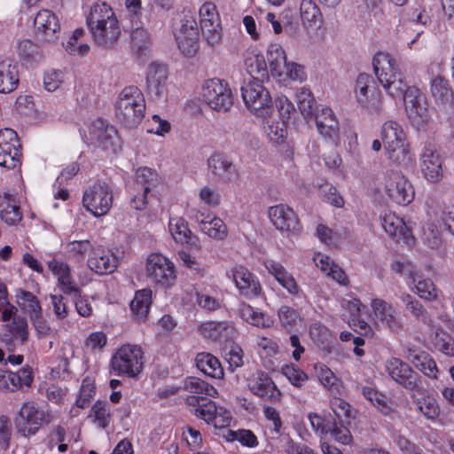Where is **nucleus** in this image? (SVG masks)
I'll use <instances>...</instances> for the list:
<instances>
[{
  "label": "nucleus",
  "mask_w": 454,
  "mask_h": 454,
  "mask_svg": "<svg viewBox=\"0 0 454 454\" xmlns=\"http://www.w3.org/2000/svg\"><path fill=\"white\" fill-rule=\"evenodd\" d=\"M278 317L282 325L286 328L292 327L299 319V313L289 306H282L278 309Z\"/></svg>",
  "instance_id": "64"
},
{
  "label": "nucleus",
  "mask_w": 454,
  "mask_h": 454,
  "mask_svg": "<svg viewBox=\"0 0 454 454\" xmlns=\"http://www.w3.org/2000/svg\"><path fill=\"white\" fill-rule=\"evenodd\" d=\"M207 165L212 173L224 182H231L237 176L233 162L222 153L212 154L207 160Z\"/></svg>",
  "instance_id": "25"
},
{
  "label": "nucleus",
  "mask_w": 454,
  "mask_h": 454,
  "mask_svg": "<svg viewBox=\"0 0 454 454\" xmlns=\"http://www.w3.org/2000/svg\"><path fill=\"white\" fill-rule=\"evenodd\" d=\"M200 230L211 238L223 239L227 235V227L221 218L214 217L210 221L202 220Z\"/></svg>",
  "instance_id": "46"
},
{
  "label": "nucleus",
  "mask_w": 454,
  "mask_h": 454,
  "mask_svg": "<svg viewBox=\"0 0 454 454\" xmlns=\"http://www.w3.org/2000/svg\"><path fill=\"white\" fill-rule=\"evenodd\" d=\"M94 42L105 49L112 48L121 35V28L117 19H110L105 24L90 29Z\"/></svg>",
  "instance_id": "22"
},
{
  "label": "nucleus",
  "mask_w": 454,
  "mask_h": 454,
  "mask_svg": "<svg viewBox=\"0 0 454 454\" xmlns=\"http://www.w3.org/2000/svg\"><path fill=\"white\" fill-rule=\"evenodd\" d=\"M82 204L95 216L106 215L113 204V194L108 184L97 182L89 186L83 193Z\"/></svg>",
  "instance_id": "5"
},
{
  "label": "nucleus",
  "mask_w": 454,
  "mask_h": 454,
  "mask_svg": "<svg viewBox=\"0 0 454 454\" xmlns=\"http://www.w3.org/2000/svg\"><path fill=\"white\" fill-rule=\"evenodd\" d=\"M331 407L339 421H347L354 418V410L350 404L340 398H335L331 403Z\"/></svg>",
  "instance_id": "54"
},
{
  "label": "nucleus",
  "mask_w": 454,
  "mask_h": 454,
  "mask_svg": "<svg viewBox=\"0 0 454 454\" xmlns=\"http://www.w3.org/2000/svg\"><path fill=\"white\" fill-rule=\"evenodd\" d=\"M168 229L174 239L181 244L187 240V236L192 232L188 228L186 220L179 216L170 217Z\"/></svg>",
  "instance_id": "49"
},
{
  "label": "nucleus",
  "mask_w": 454,
  "mask_h": 454,
  "mask_svg": "<svg viewBox=\"0 0 454 454\" xmlns=\"http://www.w3.org/2000/svg\"><path fill=\"white\" fill-rule=\"evenodd\" d=\"M432 342L439 351L447 356H454V339L444 330L436 329Z\"/></svg>",
  "instance_id": "48"
},
{
  "label": "nucleus",
  "mask_w": 454,
  "mask_h": 454,
  "mask_svg": "<svg viewBox=\"0 0 454 454\" xmlns=\"http://www.w3.org/2000/svg\"><path fill=\"white\" fill-rule=\"evenodd\" d=\"M217 409L218 408L213 401L206 398V401L202 402V403L200 404V407L195 408L194 414L198 418L205 420L207 423H211V421L215 419Z\"/></svg>",
  "instance_id": "57"
},
{
  "label": "nucleus",
  "mask_w": 454,
  "mask_h": 454,
  "mask_svg": "<svg viewBox=\"0 0 454 454\" xmlns=\"http://www.w3.org/2000/svg\"><path fill=\"white\" fill-rule=\"evenodd\" d=\"M110 19H116V17L107 4H95L91 7L86 22L89 29H93L95 27L105 24L106 21L108 22Z\"/></svg>",
  "instance_id": "38"
},
{
  "label": "nucleus",
  "mask_w": 454,
  "mask_h": 454,
  "mask_svg": "<svg viewBox=\"0 0 454 454\" xmlns=\"http://www.w3.org/2000/svg\"><path fill=\"white\" fill-rule=\"evenodd\" d=\"M282 372L295 387H301L308 380L307 374L294 364L284 366Z\"/></svg>",
  "instance_id": "58"
},
{
  "label": "nucleus",
  "mask_w": 454,
  "mask_h": 454,
  "mask_svg": "<svg viewBox=\"0 0 454 454\" xmlns=\"http://www.w3.org/2000/svg\"><path fill=\"white\" fill-rule=\"evenodd\" d=\"M147 277L155 284L170 286L176 279L174 264L160 254H151L146 260Z\"/></svg>",
  "instance_id": "9"
},
{
  "label": "nucleus",
  "mask_w": 454,
  "mask_h": 454,
  "mask_svg": "<svg viewBox=\"0 0 454 454\" xmlns=\"http://www.w3.org/2000/svg\"><path fill=\"white\" fill-rule=\"evenodd\" d=\"M381 224L387 233L391 237L405 236L407 228L402 218L394 214H385L381 219Z\"/></svg>",
  "instance_id": "45"
},
{
  "label": "nucleus",
  "mask_w": 454,
  "mask_h": 454,
  "mask_svg": "<svg viewBox=\"0 0 454 454\" xmlns=\"http://www.w3.org/2000/svg\"><path fill=\"white\" fill-rule=\"evenodd\" d=\"M358 103L369 114L378 115L382 111V102L378 96L372 95L371 98L358 97Z\"/></svg>",
  "instance_id": "60"
},
{
  "label": "nucleus",
  "mask_w": 454,
  "mask_h": 454,
  "mask_svg": "<svg viewBox=\"0 0 454 454\" xmlns=\"http://www.w3.org/2000/svg\"><path fill=\"white\" fill-rule=\"evenodd\" d=\"M387 195L398 205H408L414 199L411 182L399 171H390L386 177Z\"/></svg>",
  "instance_id": "10"
},
{
  "label": "nucleus",
  "mask_w": 454,
  "mask_h": 454,
  "mask_svg": "<svg viewBox=\"0 0 454 454\" xmlns=\"http://www.w3.org/2000/svg\"><path fill=\"white\" fill-rule=\"evenodd\" d=\"M143 352L135 345H124L112 357L111 365L119 373L135 377L143 367Z\"/></svg>",
  "instance_id": "8"
},
{
  "label": "nucleus",
  "mask_w": 454,
  "mask_h": 454,
  "mask_svg": "<svg viewBox=\"0 0 454 454\" xmlns=\"http://www.w3.org/2000/svg\"><path fill=\"white\" fill-rule=\"evenodd\" d=\"M302 24L306 27H320L323 16L320 9L313 0H302L300 5Z\"/></svg>",
  "instance_id": "32"
},
{
  "label": "nucleus",
  "mask_w": 454,
  "mask_h": 454,
  "mask_svg": "<svg viewBox=\"0 0 454 454\" xmlns=\"http://www.w3.org/2000/svg\"><path fill=\"white\" fill-rule=\"evenodd\" d=\"M389 376L403 387L415 390L419 389L421 380L419 375L412 368L399 358L392 357L386 363Z\"/></svg>",
  "instance_id": "11"
},
{
  "label": "nucleus",
  "mask_w": 454,
  "mask_h": 454,
  "mask_svg": "<svg viewBox=\"0 0 454 454\" xmlns=\"http://www.w3.org/2000/svg\"><path fill=\"white\" fill-rule=\"evenodd\" d=\"M6 327L7 331L2 335L1 341L8 352H14L16 342L24 345L28 340L27 322L25 317L17 316Z\"/></svg>",
  "instance_id": "18"
},
{
  "label": "nucleus",
  "mask_w": 454,
  "mask_h": 454,
  "mask_svg": "<svg viewBox=\"0 0 454 454\" xmlns=\"http://www.w3.org/2000/svg\"><path fill=\"white\" fill-rule=\"evenodd\" d=\"M160 176L157 172L147 167H141L136 172L137 189L142 190V194L135 195L131 200V206L137 210H143L147 204V195L152 189L160 184Z\"/></svg>",
  "instance_id": "12"
},
{
  "label": "nucleus",
  "mask_w": 454,
  "mask_h": 454,
  "mask_svg": "<svg viewBox=\"0 0 454 454\" xmlns=\"http://www.w3.org/2000/svg\"><path fill=\"white\" fill-rule=\"evenodd\" d=\"M87 265L98 275L110 274L116 270L118 259L114 254L94 248L87 261Z\"/></svg>",
  "instance_id": "23"
},
{
  "label": "nucleus",
  "mask_w": 454,
  "mask_h": 454,
  "mask_svg": "<svg viewBox=\"0 0 454 454\" xmlns=\"http://www.w3.org/2000/svg\"><path fill=\"white\" fill-rule=\"evenodd\" d=\"M381 138L387 157L397 165L405 164L409 157V148L403 128L394 121H387L382 126Z\"/></svg>",
  "instance_id": "3"
},
{
  "label": "nucleus",
  "mask_w": 454,
  "mask_h": 454,
  "mask_svg": "<svg viewBox=\"0 0 454 454\" xmlns=\"http://www.w3.org/2000/svg\"><path fill=\"white\" fill-rule=\"evenodd\" d=\"M242 98L246 106L259 116H264L271 106L270 92L263 87L262 82L250 80L241 87Z\"/></svg>",
  "instance_id": "7"
},
{
  "label": "nucleus",
  "mask_w": 454,
  "mask_h": 454,
  "mask_svg": "<svg viewBox=\"0 0 454 454\" xmlns=\"http://www.w3.org/2000/svg\"><path fill=\"white\" fill-rule=\"evenodd\" d=\"M350 426V421H328L323 427V430L325 431V433H330L332 437L342 443V444H348L352 441V435L350 434L349 429L348 427Z\"/></svg>",
  "instance_id": "40"
},
{
  "label": "nucleus",
  "mask_w": 454,
  "mask_h": 454,
  "mask_svg": "<svg viewBox=\"0 0 454 454\" xmlns=\"http://www.w3.org/2000/svg\"><path fill=\"white\" fill-rule=\"evenodd\" d=\"M229 438L231 441L237 440L240 442L243 445L248 447H254L257 445V439L254 433L250 430H239V431H229Z\"/></svg>",
  "instance_id": "63"
},
{
  "label": "nucleus",
  "mask_w": 454,
  "mask_h": 454,
  "mask_svg": "<svg viewBox=\"0 0 454 454\" xmlns=\"http://www.w3.org/2000/svg\"><path fill=\"white\" fill-rule=\"evenodd\" d=\"M203 100L214 110L227 112L233 105V98L227 83L220 79H210L202 87Z\"/></svg>",
  "instance_id": "6"
},
{
  "label": "nucleus",
  "mask_w": 454,
  "mask_h": 454,
  "mask_svg": "<svg viewBox=\"0 0 454 454\" xmlns=\"http://www.w3.org/2000/svg\"><path fill=\"white\" fill-rule=\"evenodd\" d=\"M51 422V415L33 402L24 403L14 419L16 429L24 436L35 434L43 424Z\"/></svg>",
  "instance_id": "4"
},
{
  "label": "nucleus",
  "mask_w": 454,
  "mask_h": 454,
  "mask_svg": "<svg viewBox=\"0 0 454 454\" xmlns=\"http://www.w3.org/2000/svg\"><path fill=\"white\" fill-rule=\"evenodd\" d=\"M200 29L203 39L209 46L214 47L220 43L223 37L220 20H211L210 22L206 20L204 23H201Z\"/></svg>",
  "instance_id": "44"
},
{
  "label": "nucleus",
  "mask_w": 454,
  "mask_h": 454,
  "mask_svg": "<svg viewBox=\"0 0 454 454\" xmlns=\"http://www.w3.org/2000/svg\"><path fill=\"white\" fill-rule=\"evenodd\" d=\"M431 94L439 112L445 115L453 111L454 92L445 78L437 76L432 80Z\"/></svg>",
  "instance_id": "17"
},
{
  "label": "nucleus",
  "mask_w": 454,
  "mask_h": 454,
  "mask_svg": "<svg viewBox=\"0 0 454 454\" xmlns=\"http://www.w3.org/2000/svg\"><path fill=\"white\" fill-rule=\"evenodd\" d=\"M238 312L244 321L257 327H270L273 323L269 316L245 302L239 305Z\"/></svg>",
  "instance_id": "33"
},
{
  "label": "nucleus",
  "mask_w": 454,
  "mask_h": 454,
  "mask_svg": "<svg viewBox=\"0 0 454 454\" xmlns=\"http://www.w3.org/2000/svg\"><path fill=\"white\" fill-rule=\"evenodd\" d=\"M115 116L126 128H136L144 119L145 100L136 86L125 87L115 102Z\"/></svg>",
  "instance_id": "1"
},
{
  "label": "nucleus",
  "mask_w": 454,
  "mask_h": 454,
  "mask_svg": "<svg viewBox=\"0 0 454 454\" xmlns=\"http://www.w3.org/2000/svg\"><path fill=\"white\" fill-rule=\"evenodd\" d=\"M196 365L204 374L215 379L223 376V370L219 360L210 353H200L196 356Z\"/></svg>",
  "instance_id": "35"
},
{
  "label": "nucleus",
  "mask_w": 454,
  "mask_h": 454,
  "mask_svg": "<svg viewBox=\"0 0 454 454\" xmlns=\"http://www.w3.org/2000/svg\"><path fill=\"white\" fill-rule=\"evenodd\" d=\"M404 107L410 120L417 122L428 118V105L425 96L416 87H411L404 97Z\"/></svg>",
  "instance_id": "19"
},
{
  "label": "nucleus",
  "mask_w": 454,
  "mask_h": 454,
  "mask_svg": "<svg viewBox=\"0 0 454 454\" xmlns=\"http://www.w3.org/2000/svg\"><path fill=\"white\" fill-rule=\"evenodd\" d=\"M317 131L330 145H337L340 142L339 122L333 110L329 107H322L314 117Z\"/></svg>",
  "instance_id": "13"
},
{
  "label": "nucleus",
  "mask_w": 454,
  "mask_h": 454,
  "mask_svg": "<svg viewBox=\"0 0 454 454\" xmlns=\"http://www.w3.org/2000/svg\"><path fill=\"white\" fill-rule=\"evenodd\" d=\"M95 394L94 387L90 386V384H86V380H83L80 395L76 400L75 408H72L70 412L72 416H77L78 415V409H84L85 407H88L89 404L91 402V399L93 398V395Z\"/></svg>",
  "instance_id": "52"
},
{
  "label": "nucleus",
  "mask_w": 454,
  "mask_h": 454,
  "mask_svg": "<svg viewBox=\"0 0 454 454\" xmlns=\"http://www.w3.org/2000/svg\"><path fill=\"white\" fill-rule=\"evenodd\" d=\"M231 276L236 286L247 297L257 296L261 292V286L255 277L243 266L235 267Z\"/></svg>",
  "instance_id": "24"
},
{
  "label": "nucleus",
  "mask_w": 454,
  "mask_h": 454,
  "mask_svg": "<svg viewBox=\"0 0 454 454\" xmlns=\"http://www.w3.org/2000/svg\"><path fill=\"white\" fill-rule=\"evenodd\" d=\"M417 294L427 301H434L437 298L438 290L430 278L418 280L416 284Z\"/></svg>",
  "instance_id": "53"
},
{
  "label": "nucleus",
  "mask_w": 454,
  "mask_h": 454,
  "mask_svg": "<svg viewBox=\"0 0 454 454\" xmlns=\"http://www.w3.org/2000/svg\"><path fill=\"white\" fill-rule=\"evenodd\" d=\"M67 253L70 256L83 257L86 253L94 250L92 244L88 239L70 241L66 246Z\"/></svg>",
  "instance_id": "56"
},
{
  "label": "nucleus",
  "mask_w": 454,
  "mask_h": 454,
  "mask_svg": "<svg viewBox=\"0 0 454 454\" xmlns=\"http://www.w3.org/2000/svg\"><path fill=\"white\" fill-rule=\"evenodd\" d=\"M408 359L413 365L430 378H435L438 372L435 362L431 358L428 353L425 351H417L416 349H408Z\"/></svg>",
  "instance_id": "31"
},
{
  "label": "nucleus",
  "mask_w": 454,
  "mask_h": 454,
  "mask_svg": "<svg viewBox=\"0 0 454 454\" xmlns=\"http://www.w3.org/2000/svg\"><path fill=\"white\" fill-rule=\"evenodd\" d=\"M16 298L18 299L19 305L28 312L30 318L35 314L39 315L42 313L40 302L32 293L19 289L16 294Z\"/></svg>",
  "instance_id": "47"
},
{
  "label": "nucleus",
  "mask_w": 454,
  "mask_h": 454,
  "mask_svg": "<svg viewBox=\"0 0 454 454\" xmlns=\"http://www.w3.org/2000/svg\"><path fill=\"white\" fill-rule=\"evenodd\" d=\"M245 65L251 80L263 82L269 78L267 62L262 55L251 54L246 58Z\"/></svg>",
  "instance_id": "37"
},
{
  "label": "nucleus",
  "mask_w": 454,
  "mask_h": 454,
  "mask_svg": "<svg viewBox=\"0 0 454 454\" xmlns=\"http://www.w3.org/2000/svg\"><path fill=\"white\" fill-rule=\"evenodd\" d=\"M419 410L427 418L434 419L439 414V407L434 398L427 397L418 402Z\"/></svg>",
  "instance_id": "62"
},
{
  "label": "nucleus",
  "mask_w": 454,
  "mask_h": 454,
  "mask_svg": "<svg viewBox=\"0 0 454 454\" xmlns=\"http://www.w3.org/2000/svg\"><path fill=\"white\" fill-rule=\"evenodd\" d=\"M21 156V150L16 149L12 145L4 143L0 145V166L8 168H15Z\"/></svg>",
  "instance_id": "50"
},
{
  "label": "nucleus",
  "mask_w": 454,
  "mask_h": 454,
  "mask_svg": "<svg viewBox=\"0 0 454 454\" xmlns=\"http://www.w3.org/2000/svg\"><path fill=\"white\" fill-rule=\"evenodd\" d=\"M20 57L27 61H35L40 58L39 47L30 40H22L18 44Z\"/></svg>",
  "instance_id": "55"
},
{
  "label": "nucleus",
  "mask_w": 454,
  "mask_h": 454,
  "mask_svg": "<svg viewBox=\"0 0 454 454\" xmlns=\"http://www.w3.org/2000/svg\"><path fill=\"white\" fill-rule=\"evenodd\" d=\"M272 224L279 231L286 232H298L300 223L294 211L283 204L270 207L268 211Z\"/></svg>",
  "instance_id": "16"
},
{
  "label": "nucleus",
  "mask_w": 454,
  "mask_h": 454,
  "mask_svg": "<svg viewBox=\"0 0 454 454\" xmlns=\"http://www.w3.org/2000/svg\"><path fill=\"white\" fill-rule=\"evenodd\" d=\"M176 42L179 50L185 57L192 58L197 54L200 48L199 39L176 37Z\"/></svg>",
  "instance_id": "61"
},
{
  "label": "nucleus",
  "mask_w": 454,
  "mask_h": 454,
  "mask_svg": "<svg viewBox=\"0 0 454 454\" xmlns=\"http://www.w3.org/2000/svg\"><path fill=\"white\" fill-rule=\"evenodd\" d=\"M297 105L305 119L314 118L317 112H320L317 106H315V98L307 88H301L297 93Z\"/></svg>",
  "instance_id": "42"
},
{
  "label": "nucleus",
  "mask_w": 454,
  "mask_h": 454,
  "mask_svg": "<svg viewBox=\"0 0 454 454\" xmlns=\"http://www.w3.org/2000/svg\"><path fill=\"white\" fill-rule=\"evenodd\" d=\"M402 301L405 304L406 310L409 311L417 320L421 321L427 325H432L433 320L430 315L415 297L411 294H404L402 296Z\"/></svg>",
  "instance_id": "41"
},
{
  "label": "nucleus",
  "mask_w": 454,
  "mask_h": 454,
  "mask_svg": "<svg viewBox=\"0 0 454 454\" xmlns=\"http://www.w3.org/2000/svg\"><path fill=\"white\" fill-rule=\"evenodd\" d=\"M130 38L133 51L138 58H142L151 43L149 33L144 27H137L131 30Z\"/></svg>",
  "instance_id": "43"
},
{
  "label": "nucleus",
  "mask_w": 454,
  "mask_h": 454,
  "mask_svg": "<svg viewBox=\"0 0 454 454\" xmlns=\"http://www.w3.org/2000/svg\"><path fill=\"white\" fill-rule=\"evenodd\" d=\"M184 387L186 390L195 395L202 394L214 397L217 394L216 389L212 385L199 378H190L187 380Z\"/></svg>",
  "instance_id": "51"
},
{
  "label": "nucleus",
  "mask_w": 454,
  "mask_h": 454,
  "mask_svg": "<svg viewBox=\"0 0 454 454\" xmlns=\"http://www.w3.org/2000/svg\"><path fill=\"white\" fill-rule=\"evenodd\" d=\"M0 218L9 225H15L22 219L20 204L9 192L0 194Z\"/></svg>",
  "instance_id": "26"
},
{
  "label": "nucleus",
  "mask_w": 454,
  "mask_h": 454,
  "mask_svg": "<svg viewBox=\"0 0 454 454\" xmlns=\"http://www.w3.org/2000/svg\"><path fill=\"white\" fill-rule=\"evenodd\" d=\"M91 411L94 413L95 420L98 426L102 428H106L109 423L110 413L107 409V403L98 401L91 408Z\"/></svg>",
  "instance_id": "59"
},
{
  "label": "nucleus",
  "mask_w": 454,
  "mask_h": 454,
  "mask_svg": "<svg viewBox=\"0 0 454 454\" xmlns=\"http://www.w3.org/2000/svg\"><path fill=\"white\" fill-rule=\"evenodd\" d=\"M151 303L152 291L150 289H142L136 292L135 297L130 302V310L137 321L145 319Z\"/></svg>",
  "instance_id": "36"
},
{
  "label": "nucleus",
  "mask_w": 454,
  "mask_h": 454,
  "mask_svg": "<svg viewBox=\"0 0 454 454\" xmlns=\"http://www.w3.org/2000/svg\"><path fill=\"white\" fill-rule=\"evenodd\" d=\"M36 35L43 41L53 43L56 41V33L59 30L57 16L50 10H41L34 20Z\"/></svg>",
  "instance_id": "21"
},
{
  "label": "nucleus",
  "mask_w": 454,
  "mask_h": 454,
  "mask_svg": "<svg viewBox=\"0 0 454 454\" xmlns=\"http://www.w3.org/2000/svg\"><path fill=\"white\" fill-rule=\"evenodd\" d=\"M248 387L256 395L266 397L270 402L280 401L281 392L266 372H257L248 379Z\"/></svg>",
  "instance_id": "20"
},
{
  "label": "nucleus",
  "mask_w": 454,
  "mask_h": 454,
  "mask_svg": "<svg viewBox=\"0 0 454 454\" xmlns=\"http://www.w3.org/2000/svg\"><path fill=\"white\" fill-rule=\"evenodd\" d=\"M269 272L272 274L275 278L283 287H285L290 294H297L299 292V286L297 285L294 277L289 274L285 268L279 263H270L268 266Z\"/></svg>",
  "instance_id": "39"
},
{
  "label": "nucleus",
  "mask_w": 454,
  "mask_h": 454,
  "mask_svg": "<svg viewBox=\"0 0 454 454\" xmlns=\"http://www.w3.org/2000/svg\"><path fill=\"white\" fill-rule=\"evenodd\" d=\"M374 73L387 93L394 98H403L411 88L404 82L403 74L397 72L396 60L390 55L378 53L373 58Z\"/></svg>",
  "instance_id": "2"
},
{
  "label": "nucleus",
  "mask_w": 454,
  "mask_h": 454,
  "mask_svg": "<svg viewBox=\"0 0 454 454\" xmlns=\"http://www.w3.org/2000/svg\"><path fill=\"white\" fill-rule=\"evenodd\" d=\"M372 307L376 317L392 331L401 329V323L396 317L395 309L389 303L381 299H374Z\"/></svg>",
  "instance_id": "27"
},
{
  "label": "nucleus",
  "mask_w": 454,
  "mask_h": 454,
  "mask_svg": "<svg viewBox=\"0 0 454 454\" xmlns=\"http://www.w3.org/2000/svg\"><path fill=\"white\" fill-rule=\"evenodd\" d=\"M420 168L424 177L431 183H438L443 177L442 159L431 145L425 146L421 153Z\"/></svg>",
  "instance_id": "14"
},
{
  "label": "nucleus",
  "mask_w": 454,
  "mask_h": 454,
  "mask_svg": "<svg viewBox=\"0 0 454 454\" xmlns=\"http://www.w3.org/2000/svg\"><path fill=\"white\" fill-rule=\"evenodd\" d=\"M168 68L164 65L153 63L146 74V92L156 100L167 96Z\"/></svg>",
  "instance_id": "15"
},
{
  "label": "nucleus",
  "mask_w": 454,
  "mask_h": 454,
  "mask_svg": "<svg viewBox=\"0 0 454 454\" xmlns=\"http://www.w3.org/2000/svg\"><path fill=\"white\" fill-rule=\"evenodd\" d=\"M33 371L27 366L17 372H7L2 376V381L7 389L14 391L22 386L30 387L33 381Z\"/></svg>",
  "instance_id": "34"
},
{
  "label": "nucleus",
  "mask_w": 454,
  "mask_h": 454,
  "mask_svg": "<svg viewBox=\"0 0 454 454\" xmlns=\"http://www.w3.org/2000/svg\"><path fill=\"white\" fill-rule=\"evenodd\" d=\"M19 83L18 67L10 60L0 61V92L10 93Z\"/></svg>",
  "instance_id": "30"
},
{
  "label": "nucleus",
  "mask_w": 454,
  "mask_h": 454,
  "mask_svg": "<svg viewBox=\"0 0 454 454\" xmlns=\"http://www.w3.org/2000/svg\"><path fill=\"white\" fill-rule=\"evenodd\" d=\"M267 61L273 76L282 77L287 68L286 55L280 44L272 43L267 51Z\"/></svg>",
  "instance_id": "28"
},
{
  "label": "nucleus",
  "mask_w": 454,
  "mask_h": 454,
  "mask_svg": "<svg viewBox=\"0 0 454 454\" xmlns=\"http://www.w3.org/2000/svg\"><path fill=\"white\" fill-rule=\"evenodd\" d=\"M116 135V129L102 119H97L90 127V136L103 147L113 145V139Z\"/></svg>",
  "instance_id": "29"
}]
</instances>
